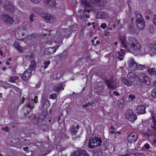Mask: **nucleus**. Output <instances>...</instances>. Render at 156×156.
I'll return each mask as SVG.
<instances>
[{
    "label": "nucleus",
    "mask_w": 156,
    "mask_h": 156,
    "mask_svg": "<svg viewBox=\"0 0 156 156\" xmlns=\"http://www.w3.org/2000/svg\"><path fill=\"white\" fill-rule=\"evenodd\" d=\"M90 11V10L89 9H84V12H89Z\"/></svg>",
    "instance_id": "56"
},
{
    "label": "nucleus",
    "mask_w": 156,
    "mask_h": 156,
    "mask_svg": "<svg viewBox=\"0 0 156 156\" xmlns=\"http://www.w3.org/2000/svg\"><path fill=\"white\" fill-rule=\"evenodd\" d=\"M100 15H101L100 18L101 19H105L107 17H108V15L106 13H100ZM99 14L98 13V14L97 16H98V18L100 17V16H99Z\"/></svg>",
    "instance_id": "34"
},
{
    "label": "nucleus",
    "mask_w": 156,
    "mask_h": 156,
    "mask_svg": "<svg viewBox=\"0 0 156 156\" xmlns=\"http://www.w3.org/2000/svg\"><path fill=\"white\" fill-rule=\"evenodd\" d=\"M85 16H86V17L87 18H89L90 17L89 15H87V14Z\"/></svg>",
    "instance_id": "64"
},
{
    "label": "nucleus",
    "mask_w": 156,
    "mask_h": 156,
    "mask_svg": "<svg viewBox=\"0 0 156 156\" xmlns=\"http://www.w3.org/2000/svg\"><path fill=\"white\" fill-rule=\"evenodd\" d=\"M41 16L47 23H53L55 21V19L54 17L51 16L50 14L44 13L42 14Z\"/></svg>",
    "instance_id": "9"
},
{
    "label": "nucleus",
    "mask_w": 156,
    "mask_h": 156,
    "mask_svg": "<svg viewBox=\"0 0 156 156\" xmlns=\"http://www.w3.org/2000/svg\"><path fill=\"white\" fill-rule=\"evenodd\" d=\"M32 72L31 69H28L24 72L23 74L21 76L22 79L24 80H28L31 76Z\"/></svg>",
    "instance_id": "12"
},
{
    "label": "nucleus",
    "mask_w": 156,
    "mask_h": 156,
    "mask_svg": "<svg viewBox=\"0 0 156 156\" xmlns=\"http://www.w3.org/2000/svg\"><path fill=\"white\" fill-rule=\"evenodd\" d=\"M81 2L85 7H90L91 6V4L95 3V1H90V2H87L86 0H81Z\"/></svg>",
    "instance_id": "25"
},
{
    "label": "nucleus",
    "mask_w": 156,
    "mask_h": 156,
    "mask_svg": "<svg viewBox=\"0 0 156 156\" xmlns=\"http://www.w3.org/2000/svg\"><path fill=\"white\" fill-rule=\"evenodd\" d=\"M113 94L115 96H119L120 95L116 91H114L113 92Z\"/></svg>",
    "instance_id": "50"
},
{
    "label": "nucleus",
    "mask_w": 156,
    "mask_h": 156,
    "mask_svg": "<svg viewBox=\"0 0 156 156\" xmlns=\"http://www.w3.org/2000/svg\"><path fill=\"white\" fill-rule=\"evenodd\" d=\"M36 66L35 61L34 60L31 61L29 66L30 68L32 70L33 69L36 67Z\"/></svg>",
    "instance_id": "29"
},
{
    "label": "nucleus",
    "mask_w": 156,
    "mask_h": 156,
    "mask_svg": "<svg viewBox=\"0 0 156 156\" xmlns=\"http://www.w3.org/2000/svg\"><path fill=\"white\" fill-rule=\"evenodd\" d=\"M88 105V104H86L85 105H83L82 107H83L84 108H86L87 107Z\"/></svg>",
    "instance_id": "54"
},
{
    "label": "nucleus",
    "mask_w": 156,
    "mask_h": 156,
    "mask_svg": "<svg viewBox=\"0 0 156 156\" xmlns=\"http://www.w3.org/2000/svg\"><path fill=\"white\" fill-rule=\"evenodd\" d=\"M40 83H38L37 85H36V87L37 88H39L40 87Z\"/></svg>",
    "instance_id": "55"
},
{
    "label": "nucleus",
    "mask_w": 156,
    "mask_h": 156,
    "mask_svg": "<svg viewBox=\"0 0 156 156\" xmlns=\"http://www.w3.org/2000/svg\"><path fill=\"white\" fill-rule=\"evenodd\" d=\"M151 95L153 98H156V88H154L152 90Z\"/></svg>",
    "instance_id": "39"
},
{
    "label": "nucleus",
    "mask_w": 156,
    "mask_h": 156,
    "mask_svg": "<svg viewBox=\"0 0 156 156\" xmlns=\"http://www.w3.org/2000/svg\"><path fill=\"white\" fill-rule=\"evenodd\" d=\"M32 2H34V3L35 4H38V3L40 1V0H30Z\"/></svg>",
    "instance_id": "45"
},
{
    "label": "nucleus",
    "mask_w": 156,
    "mask_h": 156,
    "mask_svg": "<svg viewBox=\"0 0 156 156\" xmlns=\"http://www.w3.org/2000/svg\"><path fill=\"white\" fill-rule=\"evenodd\" d=\"M128 30L129 32L131 33H133L135 30V29L133 28V27L132 26H131L130 27H129L128 28Z\"/></svg>",
    "instance_id": "41"
},
{
    "label": "nucleus",
    "mask_w": 156,
    "mask_h": 156,
    "mask_svg": "<svg viewBox=\"0 0 156 156\" xmlns=\"http://www.w3.org/2000/svg\"><path fill=\"white\" fill-rule=\"evenodd\" d=\"M136 68L135 69V70H142L145 68V67L144 65L141 64H138L137 63V66H136Z\"/></svg>",
    "instance_id": "32"
},
{
    "label": "nucleus",
    "mask_w": 156,
    "mask_h": 156,
    "mask_svg": "<svg viewBox=\"0 0 156 156\" xmlns=\"http://www.w3.org/2000/svg\"><path fill=\"white\" fill-rule=\"evenodd\" d=\"M2 129L3 130H4L5 132H8L9 130V128L7 126L2 127Z\"/></svg>",
    "instance_id": "43"
},
{
    "label": "nucleus",
    "mask_w": 156,
    "mask_h": 156,
    "mask_svg": "<svg viewBox=\"0 0 156 156\" xmlns=\"http://www.w3.org/2000/svg\"><path fill=\"white\" fill-rule=\"evenodd\" d=\"M118 105L119 107L122 108L124 105V101L122 98H121L118 101Z\"/></svg>",
    "instance_id": "31"
},
{
    "label": "nucleus",
    "mask_w": 156,
    "mask_h": 156,
    "mask_svg": "<svg viewBox=\"0 0 156 156\" xmlns=\"http://www.w3.org/2000/svg\"><path fill=\"white\" fill-rule=\"evenodd\" d=\"M120 40L122 43V46L125 48L130 52L132 53L135 55L140 53L141 45L136 38L133 37H130L126 42V37L122 36L120 37Z\"/></svg>",
    "instance_id": "1"
},
{
    "label": "nucleus",
    "mask_w": 156,
    "mask_h": 156,
    "mask_svg": "<svg viewBox=\"0 0 156 156\" xmlns=\"http://www.w3.org/2000/svg\"><path fill=\"white\" fill-rule=\"evenodd\" d=\"M70 156H89L86 153V151L79 149L76 151L72 153Z\"/></svg>",
    "instance_id": "11"
},
{
    "label": "nucleus",
    "mask_w": 156,
    "mask_h": 156,
    "mask_svg": "<svg viewBox=\"0 0 156 156\" xmlns=\"http://www.w3.org/2000/svg\"><path fill=\"white\" fill-rule=\"evenodd\" d=\"M144 147L147 149H149L150 148V146L149 144L148 143H146L144 145Z\"/></svg>",
    "instance_id": "46"
},
{
    "label": "nucleus",
    "mask_w": 156,
    "mask_h": 156,
    "mask_svg": "<svg viewBox=\"0 0 156 156\" xmlns=\"http://www.w3.org/2000/svg\"><path fill=\"white\" fill-rule=\"evenodd\" d=\"M107 26V25L106 23H102L100 26L103 29H105Z\"/></svg>",
    "instance_id": "48"
},
{
    "label": "nucleus",
    "mask_w": 156,
    "mask_h": 156,
    "mask_svg": "<svg viewBox=\"0 0 156 156\" xmlns=\"http://www.w3.org/2000/svg\"><path fill=\"white\" fill-rule=\"evenodd\" d=\"M64 85L62 83H59L58 85L55 86L53 88V90L57 92H58L61 90L64 89Z\"/></svg>",
    "instance_id": "18"
},
{
    "label": "nucleus",
    "mask_w": 156,
    "mask_h": 156,
    "mask_svg": "<svg viewBox=\"0 0 156 156\" xmlns=\"http://www.w3.org/2000/svg\"><path fill=\"white\" fill-rule=\"evenodd\" d=\"M26 30L22 27H19L16 30L15 36L17 39L19 40H22L23 41H26L28 40L31 39L32 36H28L25 34Z\"/></svg>",
    "instance_id": "2"
},
{
    "label": "nucleus",
    "mask_w": 156,
    "mask_h": 156,
    "mask_svg": "<svg viewBox=\"0 0 156 156\" xmlns=\"http://www.w3.org/2000/svg\"><path fill=\"white\" fill-rule=\"evenodd\" d=\"M125 51L123 49H121L118 53V58L119 59L120 61L122 60L123 57L125 55Z\"/></svg>",
    "instance_id": "23"
},
{
    "label": "nucleus",
    "mask_w": 156,
    "mask_h": 156,
    "mask_svg": "<svg viewBox=\"0 0 156 156\" xmlns=\"http://www.w3.org/2000/svg\"><path fill=\"white\" fill-rule=\"evenodd\" d=\"M150 113L151 114V118L152 120L155 119V111H150Z\"/></svg>",
    "instance_id": "37"
},
{
    "label": "nucleus",
    "mask_w": 156,
    "mask_h": 156,
    "mask_svg": "<svg viewBox=\"0 0 156 156\" xmlns=\"http://www.w3.org/2000/svg\"><path fill=\"white\" fill-rule=\"evenodd\" d=\"M129 98L131 99L132 101H133L136 98V97L134 95L129 94Z\"/></svg>",
    "instance_id": "42"
},
{
    "label": "nucleus",
    "mask_w": 156,
    "mask_h": 156,
    "mask_svg": "<svg viewBox=\"0 0 156 156\" xmlns=\"http://www.w3.org/2000/svg\"><path fill=\"white\" fill-rule=\"evenodd\" d=\"M106 83L108 87L109 88L113 89L116 88V82L112 79L106 80Z\"/></svg>",
    "instance_id": "15"
},
{
    "label": "nucleus",
    "mask_w": 156,
    "mask_h": 156,
    "mask_svg": "<svg viewBox=\"0 0 156 156\" xmlns=\"http://www.w3.org/2000/svg\"><path fill=\"white\" fill-rule=\"evenodd\" d=\"M111 129L113 130H116L115 128L112 126H111Z\"/></svg>",
    "instance_id": "58"
},
{
    "label": "nucleus",
    "mask_w": 156,
    "mask_h": 156,
    "mask_svg": "<svg viewBox=\"0 0 156 156\" xmlns=\"http://www.w3.org/2000/svg\"><path fill=\"white\" fill-rule=\"evenodd\" d=\"M153 123L152 124V127L154 129H156V120L154 119L152 120Z\"/></svg>",
    "instance_id": "40"
},
{
    "label": "nucleus",
    "mask_w": 156,
    "mask_h": 156,
    "mask_svg": "<svg viewBox=\"0 0 156 156\" xmlns=\"http://www.w3.org/2000/svg\"><path fill=\"white\" fill-rule=\"evenodd\" d=\"M136 111L137 114H144L145 112V107L143 105H139L136 108Z\"/></svg>",
    "instance_id": "16"
},
{
    "label": "nucleus",
    "mask_w": 156,
    "mask_h": 156,
    "mask_svg": "<svg viewBox=\"0 0 156 156\" xmlns=\"http://www.w3.org/2000/svg\"><path fill=\"white\" fill-rule=\"evenodd\" d=\"M139 78L144 82L147 83L149 79L146 75L144 73H141L140 74Z\"/></svg>",
    "instance_id": "20"
},
{
    "label": "nucleus",
    "mask_w": 156,
    "mask_h": 156,
    "mask_svg": "<svg viewBox=\"0 0 156 156\" xmlns=\"http://www.w3.org/2000/svg\"><path fill=\"white\" fill-rule=\"evenodd\" d=\"M104 89V88L103 86L97 85L95 88L94 91L97 92L98 94H100L99 93L102 92Z\"/></svg>",
    "instance_id": "26"
},
{
    "label": "nucleus",
    "mask_w": 156,
    "mask_h": 156,
    "mask_svg": "<svg viewBox=\"0 0 156 156\" xmlns=\"http://www.w3.org/2000/svg\"><path fill=\"white\" fill-rule=\"evenodd\" d=\"M138 135L136 133H132L130 134L127 137L128 141L131 143H133L136 141Z\"/></svg>",
    "instance_id": "13"
},
{
    "label": "nucleus",
    "mask_w": 156,
    "mask_h": 156,
    "mask_svg": "<svg viewBox=\"0 0 156 156\" xmlns=\"http://www.w3.org/2000/svg\"><path fill=\"white\" fill-rule=\"evenodd\" d=\"M96 44H95V45H96L97 44H99L100 43V41H97L96 42Z\"/></svg>",
    "instance_id": "59"
},
{
    "label": "nucleus",
    "mask_w": 156,
    "mask_h": 156,
    "mask_svg": "<svg viewBox=\"0 0 156 156\" xmlns=\"http://www.w3.org/2000/svg\"><path fill=\"white\" fill-rule=\"evenodd\" d=\"M79 128V126L77 125L76 126L74 127L73 126H72L70 128V131L71 134L73 135H75L77 132V130Z\"/></svg>",
    "instance_id": "21"
},
{
    "label": "nucleus",
    "mask_w": 156,
    "mask_h": 156,
    "mask_svg": "<svg viewBox=\"0 0 156 156\" xmlns=\"http://www.w3.org/2000/svg\"><path fill=\"white\" fill-rule=\"evenodd\" d=\"M136 19L138 28L140 30H143L145 26L144 21L141 15L140 14H137L136 16Z\"/></svg>",
    "instance_id": "6"
},
{
    "label": "nucleus",
    "mask_w": 156,
    "mask_h": 156,
    "mask_svg": "<svg viewBox=\"0 0 156 156\" xmlns=\"http://www.w3.org/2000/svg\"><path fill=\"white\" fill-rule=\"evenodd\" d=\"M13 45L19 52L21 53L23 51V48L20 45L18 42L17 41L14 42Z\"/></svg>",
    "instance_id": "24"
},
{
    "label": "nucleus",
    "mask_w": 156,
    "mask_h": 156,
    "mask_svg": "<svg viewBox=\"0 0 156 156\" xmlns=\"http://www.w3.org/2000/svg\"><path fill=\"white\" fill-rule=\"evenodd\" d=\"M47 116V114H46V115H44V117L43 118H42V119L43 120L46 118V117Z\"/></svg>",
    "instance_id": "57"
},
{
    "label": "nucleus",
    "mask_w": 156,
    "mask_h": 156,
    "mask_svg": "<svg viewBox=\"0 0 156 156\" xmlns=\"http://www.w3.org/2000/svg\"><path fill=\"white\" fill-rule=\"evenodd\" d=\"M33 107L31 106L30 103L27 105H26L24 108V112L25 115H28L30 112L31 109L33 108Z\"/></svg>",
    "instance_id": "17"
},
{
    "label": "nucleus",
    "mask_w": 156,
    "mask_h": 156,
    "mask_svg": "<svg viewBox=\"0 0 156 156\" xmlns=\"http://www.w3.org/2000/svg\"><path fill=\"white\" fill-rule=\"evenodd\" d=\"M128 68L131 70H135L137 66V63L132 58H129L127 61Z\"/></svg>",
    "instance_id": "10"
},
{
    "label": "nucleus",
    "mask_w": 156,
    "mask_h": 156,
    "mask_svg": "<svg viewBox=\"0 0 156 156\" xmlns=\"http://www.w3.org/2000/svg\"><path fill=\"white\" fill-rule=\"evenodd\" d=\"M6 63L7 65H9L10 64V63L8 61H7L6 62Z\"/></svg>",
    "instance_id": "61"
},
{
    "label": "nucleus",
    "mask_w": 156,
    "mask_h": 156,
    "mask_svg": "<svg viewBox=\"0 0 156 156\" xmlns=\"http://www.w3.org/2000/svg\"><path fill=\"white\" fill-rule=\"evenodd\" d=\"M102 143V141L100 138L95 137L90 139L89 141V147L91 148L100 146Z\"/></svg>",
    "instance_id": "4"
},
{
    "label": "nucleus",
    "mask_w": 156,
    "mask_h": 156,
    "mask_svg": "<svg viewBox=\"0 0 156 156\" xmlns=\"http://www.w3.org/2000/svg\"><path fill=\"white\" fill-rule=\"evenodd\" d=\"M50 62L49 60L44 61V66L43 67L44 69H46L47 68L48 66L50 64Z\"/></svg>",
    "instance_id": "36"
},
{
    "label": "nucleus",
    "mask_w": 156,
    "mask_h": 156,
    "mask_svg": "<svg viewBox=\"0 0 156 156\" xmlns=\"http://www.w3.org/2000/svg\"><path fill=\"white\" fill-rule=\"evenodd\" d=\"M7 5V6H5V8L10 12H13L14 10V8L10 4H9L8 2H5V5Z\"/></svg>",
    "instance_id": "22"
},
{
    "label": "nucleus",
    "mask_w": 156,
    "mask_h": 156,
    "mask_svg": "<svg viewBox=\"0 0 156 156\" xmlns=\"http://www.w3.org/2000/svg\"><path fill=\"white\" fill-rule=\"evenodd\" d=\"M63 34V33L62 31H57L56 33V38H58L60 37V38H62V35Z\"/></svg>",
    "instance_id": "33"
},
{
    "label": "nucleus",
    "mask_w": 156,
    "mask_h": 156,
    "mask_svg": "<svg viewBox=\"0 0 156 156\" xmlns=\"http://www.w3.org/2000/svg\"><path fill=\"white\" fill-rule=\"evenodd\" d=\"M56 97V94H51L50 96V98L51 99H54Z\"/></svg>",
    "instance_id": "44"
},
{
    "label": "nucleus",
    "mask_w": 156,
    "mask_h": 156,
    "mask_svg": "<svg viewBox=\"0 0 156 156\" xmlns=\"http://www.w3.org/2000/svg\"><path fill=\"white\" fill-rule=\"evenodd\" d=\"M110 133L111 134H113L114 133H115V132L114 130H112L110 132Z\"/></svg>",
    "instance_id": "60"
},
{
    "label": "nucleus",
    "mask_w": 156,
    "mask_h": 156,
    "mask_svg": "<svg viewBox=\"0 0 156 156\" xmlns=\"http://www.w3.org/2000/svg\"><path fill=\"white\" fill-rule=\"evenodd\" d=\"M104 35L105 36H109L110 35V34L109 32H106L105 33Z\"/></svg>",
    "instance_id": "51"
},
{
    "label": "nucleus",
    "mask_w": 156,
    "mask_h": 156,
    "mask_svg": "<svg viewBox=\"0 0 156 156\" xmlns=\"http://www.w3.org/2000/svg\"><path fill=\"white\" fill-rule=\"evenodd\" d=\"M41 104L42 107L45 109H47L49 107L50 105L49 101L46 99H42Z\"/></svg>",
    "instance_id": "19"
},
{
    "label": "nucleus",
    "mask_w": 156,
    "mask_h": 156,
    "mask_svg": "<svg viewBox=\"0 0 156 156\" xmlns=\"http://www.w3.org/2000/svg\"><path fill=\"white\" fill-rule=\"evenodd\" d=\"M62 71L61 70L57 71L55 74L54 75L53 77L54 79L58 80V79L63 74Z\"/></svg>",
    "instance_id": "27"
},
{
    "label": "nucleus",
    "mask_w": 156,
    "mask_h": 156,
    "mask_svg": "<svg viewBox=\"0 0 156 156\" xmlns=\"http://www.w3.org/2000/svg\"><path fill=\"white\" fill-rule=\"evenodd\" d=\"M38 101V99H37V96H35L34 100V101L35 103H36Z\"/></svg>",
    "instance_id": "52"
},
{
    "label": "nucleus",
    "mask_w": 156,
    "mask_h": 156,
    "mask_svg": "<svg viewBox=\"0 0 156 156\" xmlns=\"http://www.w3.org/2000/svg\"><path fill=\"white\" fill-rule=\"evenodd\" d=\"M45 2L46 4L51 6H54L56 4L55 0H45Z\"/></svg>",
    "instance_id": "28"
},
{
    "label": "nucleus",
    "mask_w": 156,
    "mask_h": 156,
    "mask_svg": "<svg viewBox=\"0 0 156 156\" xmlns=\"http://www.w3.org/2000/svg\"><path fill=\"white\" fill-rule=\"evenodd\" d=\"M1 20L8 24H12L14 21L12 17L7 14L2 15L1 16Z\"/></svg>",
    "instance_id": "8"
},
{
    "label": "nucleus",
    "mask_w": 156,
    "mask_h": 156,
    "mask_svg": "<svg viewBox=\"0 0 156 156\" xmlns=\"http://www.w3.org/2000/svg\"><path fill=\"white\" fill-rule=\"evenodd\" d=\"M59 46L56 45L55 47H50L46 48L45 49V53L46 54L49 55L54 54Z\"/></svg>",
    "instance_id": "14"
},
{
    "label": "nucleus",
    "mask_w": 156,
    "mask_h": 156,
    "mask_svg": "<svg viewBox=\"0 0 156 156\" xmlns=\"http://www.w3.org/2000/svg\"><path fill=\"white\" fill-rule=\"evenodd\" d=\"M153 140L154 142L156 143V137L154 138Z\"/></svg>",
    "instance_id": "63"
},
{
    "label": "nucleus",
    "mask_w": 156,
    "mask_h": 156,
    "mask_svg": "<svg viewBox=\"0 0 156 156\" xmlns=\"http://www.w3.org/2000/svg\"><path fill=\"white\" fill-rule=\"evenodd\" d=\"M127 76L130 80H128L127 79L124 78L122 79V82L127 86H131L135 81V75L133 73L130 72L128 74Z\"/></svg>",
    "instance_id": "5"
},
{
    "label": "nucleus",
    "mask_w": 156,
    "mask_h": 156,
    "mask_svg": "<svg viewBox=\"0 0 156 156\" xmlns=\"http://www.w3.org/2000/svg\"><path fill=\"white\" fill-rule=\"evenodd\" d=\"M125 115L126 118L131 122H133L137 118L136 115L133 113V111L130 109L126 111Z\"/></svg>",
    "instance_id": "7"
},
{
    "label": "nucleus",
    "mask_w": 156,
    "mask_h": 156,
    "mask_svg": "<svg viewBox=\"0 0 156 156\" xmlns=\"http://www.w3.org/2000/svg\"><path fill=\"white\" fill-rule=\"evenodd\" d=\"M153 23L156 26V15H154L153 19Z\"/></svg>",
    "instance_id": "47"
},
{
    "label": "nucleus",
    "mask_w": 156,
    "mask_h": 156,
    "mask_svg": "<svg viewBox=\"0 0 156 156\" xmlns=\"http://www.w3.org/2000/svg\"><path fill=\"white\" fill-rule=\"evenodd\" d=\"M71 5L73 7L75 8L77 5V0H73L71 3Z\"/></svg>",
    "instance_id": "38"
},
{
    "label": "nucleus",
    "mask_w": 156,
    "mask_h": 156,
    "mask_svg": "<svg viewBox=\"0 0 156 156\" xmlns=\"http://www.w3.org/2000/svg\"><path fill=\"white\" fill-rule=\"evenodd\" d=\"M145 54H149L152 56L156 54V43H151L149 44V46H146L144 48Z\"/></svg>",
    "instance_id": "3"
},
{
    "label": "nucleus",
    "mask_w": 156,
    "mask_h": 156,
    "mask_svg": "<svg viewBox=\"0 0 156 156\" xmlns=\"http://www.w3.org/2000/svg\"><path fill=\"white\" fill-rule=\"evenodd\" d=\"M147 71L151 75H156V71L154 69H149L147 70Z\"/></svg>",
    "instance_id": "30"
},
{
    "label": "nucleus",
    "mask_w": 156,
    "mask_h": 156,
    "mask_svg": "<svg viewBox=\"0 0 156 156\" xmlns=\"http://www.w3.org/2000/svg\"><path fill=\"white\" fill-rule=\"evenodd\" d=\"M34 16L33 14L31 15L30 16V20L31 22H33L34 21Z\"/></svg>",
    "instance_id": "49"
},
{
    "label": "nucleus",
    "mask_w": 156,
    "mask_h": 156,
    "mask_svg": "<svg viewBox=\"0 0 156 156\" xmlns=\"http://www.w3.org/2000/svg\"><path fill=\"white\" fill-rule=\"evenodd\" d=\"M28 147H25L23 148V150L24 151H28Z\"/></svg>",
    "instance_id": "53"
},
{
    "label": "nucleus",
    "mask_w": 156,
    "mask_h": 156,
    "mask_svg": "<svg viewBox=\"0 0 156 156\" xmlns=\"http://www.w3.org/2000/svg\"><path fill=\"white\" fill-rule=\"evenodd\" d=\"M74 27V26H73V27H70L69 28V30H70V31H71L72 30H70L71 29H72H72H73V28Z\"/></svg>",
    "instance_id": "62"
},
{
    "label": "nucleus",
    "mask_w": 156,
    "mask_h": 156,
    "mask_svg": "<svg viewBox=\"0 0 156 156\" xmlns=\"http://www.w3.org/2000/svg\"><path fill=\"white\" fill-rule=\"evenodd\" d=\"M18 77L16 76L10 77L9 81L11 83L15 82L17 79Z\"/></svg>",
    "instance_id": "35"
}]
</instances>
